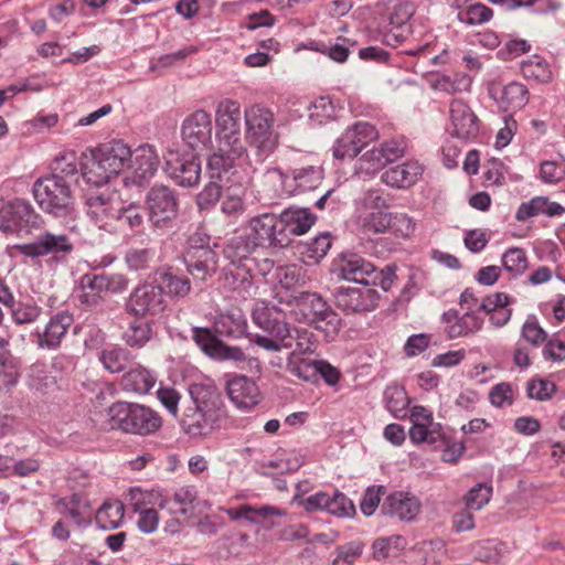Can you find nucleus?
I'll return each mask as SVG.
<instances>
[{"instance_id":"37998d69","label":"nucleus","mask_w":565,"mask_h":565,"mask_svg":"<svg viewBox=\"0 0 565 565\" xmlns=\"http://www.w3.org/2000/svg\"><path fill=\"white\" fill-rule=\"evenodd\" d=\"M131 353L121 347H110L99 353V361L110 373L122 372L130 362Z\"/></svg>"},{"instance_id":"6e6d98bb","label":"nucleus","mask_w":565,"mask_h":565,"mask_svg":"<svg viewBox=\"0 0 565 565\" xmlns=\"http://www.w3.org/2000/svg\"><path fill=\"white\" fill-rule=\"evenodd\" d=\"M491 494V486L486 483H478L466 494V507L469 510H480L490 501Z\"/></svg>"},{"instance_id":"6e6552de","label":"nucleus","mask_w":565,"mask_h":565,"mask_svg":"<svg viewBox=\"0 0 565 565\" xmlns=\"http://www.w3.org/2000/svg\"><path fill=\"white\" fill-rule=\"evenodd\" d=\"M245 138L256 148L257 154L263 160L271 153L278 145L277 135L274 131V113L259 104L249 106L244 111Z\"/></svg>"},{"instance_id":"c756f323","label":"nucleus","mask_w":565,"mask_h":565,"mask_svg":"<svg viewBox=\"0 0 565 565\" xmlns=\"http://www.w3.org/2000/svg\"><path fill=\"white\" fill-rule=\"evenodd\" d=\"M420 509V501L415 494L408 491L391 493V516H396L404 522H412L419 514Z\"/></svg>"},{"instance_id":"f257e3e1","label":"nucleus","mask_w":565,"mask_h":565,"mask_svg":"<svg viewBox=\"0 0 565 565\" xmlns=\"http://www.w3.org/2000/svg\"><path fill=\"white\" fill-rule=\"evenodd\" d=\"M193 406L185 409L182 419L186 433L193 436H207L221 427L225 409L220 393L211 385L194 383L189 387Z\"/></svg>"},{"instance_id":"473e14b6","label":"nucleus","mask_w":565,"mask_h":565,"mask_svg":"<svg viewBox=\"0 0 565 565\" xmlns=\"http://www.w3.org/2000/svg\"><path fill=\"white\" fill-rule=\"evenodd\" d=\"M250 171H244L243 177L237 179L238 186L232 184L227 189V194L222 202V211L228 215L239 214L244 211V202L242 195L245 192L246 186L252 182Z\"/></svg>"},{"instance_id":"052dcab7","label":"nucleus","mask_w":565,"mask_h":565,"mask_svg":"<svg viewBox=\"0 0 565 565\" xmlns=\"http://www.w3.org/2000/svg\"><path fill=\"white\" fill-rule=\"evenodd\" d=\"M522 337L534 347H539L547 339L546 331L537 323L534 316H530L522 327Z\"/></svg>"},{"instance_id":"8fccbe9b","label":"nucleus","mask_w":565,"mask_h":565,"mask_svg":"<svg viewBox=\"0 0 565 565\" xmlns=\"http://www.w3.org/2000/svg\"><path fill=\"white\" fill-rule=\"evenodd\" d=\"M156 254V249L151 247H132L126 252L125 262L132 270H143L153 263Z\"/></svg>"},{"instance_id":"1a4fd4ad","label":"nucleus","mask_w":565,"mask_h":565,"mask_svg":"<svg viewBox=\"0 0 565 565\" xmlns=\"http://www.w3.org/2000/svg\"><path fill=\"white\" fill-rule=\"evenodd\" d=\"M339 277L343 280L369 286L380 285L383 291L388 290L384 270H376L375 266L358 255L345 256L339 265Z\"/></svg>"},{"instance_id":"0eeeda50","label":"nucleus","mask_w":565,"mask_h":565,"mask_svg":"<svg viewBox=\"0 0 565 565\" xmlns=\"http://www.w3.org/2000/svg\"><path fill=\"white\" fill-rule=\"evenodd\" d=\"M241 121L238 102L230 98L218 102L215 109L217 145L222 151H230L238 157L245 156L247 151L241 137Z\"/></svg>"},{"instance_id":"c9c22d12","label":"nucleus","mask_w":565,"mask_h":565,"mask_svg":"<svg viewBox=\"0 0 565 565\" xmlns=\"http://www.w3.org/2000/svg\"><path fill=\"white\" fill-rule=\"evenodd\" d=\"M413 13L414 8L409 2L399 3L391 13V35L396 43H402L411 34L408 21Z\"/></svg>"},{"instance_id":"f8f14e48","label":"nucleus","mask_w":565,"mask_h":565,"mask_svg":"<svg viewBox=\"0 0 565 565\" xmlns=\"http://www.w3.org/2000/svg\"><path fill=\"white\" fill-rule=\"evenodd\" d=\"M212 118L207 111L198 109L183 120L181 137L183 142L192 150H207L212 145Z\"/></svg>"},{"instance_id":"e2e57ef3","label":"nucleus","mask_w":565,"mask_h":565,"mask_svg":"<svg viewBox=\"0 0 565 565\" xmlns=\"http://www.w3.org/2000/svg\"><path fill=\"white\" fill-rule=\"evenodd\" d=\"M415 231L413 220L404 213L391 215V232L396 237L408 238Z\"/></svg>"},{"instance_id":"a211bd4d","label":"nucleus","mask_w":565,"mask_h":565,"mask_svg":"<svg viewBox=\"0 0 565 565\" xmlns=\"http://www.w3.org/2000/svg\"><path fill=\"white\" fill-rule=\"evenodd\" d=\"M166 173L180 186L192 188L201 179V161L194 154L171 152L166 161Z\"/></svg>"},{"instance_id":"3c124183","label":"nucleus","mask_w":565,"mask_h":565,"mask_svg":"<svg viewBox=\"0 0 565 565\" xmlns=\"http://www.w3.org/2000/svg\"><path fill=\"white\" fill-rule=\"evenodd\" d=\"M287 514L285 509L275 507V505H259L253 507L248 518V522L252 524H264L268 527L275 526V523L271 522L273 518H281Z\"/></svg>"},{"instance_id":"a19ab883","label":"nucleus","mask_w":565,"mask_h":565,"mask_svg":"<svg viewBox=\"0 0 565 565\" xmlns=\"http://www.w3.org/2000/svg\"><path fill=\"white\" fill-rule=\"evenodd\" d=\"M125 507L120 501L105 502L96 513V523L103 530H113L121 524Z\"/></svg>"},{"instance_id":"393cba45","label":"nucleus","mask_w":565,"mask_h":565,"mask_svg":"<svg viewBox=\"0 0 565 565\" xmlns=\"http://www.w3.org/2000/svg\"><path fill=\"white\" fill-rule=\"evenodd\" d=\"M450 119L454 127V136L470 139L478 135V118L463 100L455 99L451 102Z\"/></svg>"},{"instance_id":"69168bd1","label":"nucleus","mask_w":565,"mask_h":565,"mask_svg":"<svg viewBox=\"0 0 565 565\" xmlns=\"http://www.w3.org/2000/svg\"><path fill=\"white\" fill-rule=\"evenodd\" d=\"M384 492V487H369L361 500L360 509L365 516H371L381 501V494Z\"/></svg>"},{"instance_id":"7ed1b4c3","label":"nucleus","mask_w":565,"mask_h":565,"mask_svg":"<svg viewBox=\"0 0 565 565\" xmlns=\"http://www.w3.org/2000/svg\"><path fill=\"white\" fill-rule=\"evenodd\" d=\"M131 157L128 145L121 140H111L92 151L90 159L84 163L83 175L88 183L103 185L124 171Z\"/></svg>"},{"instance_id":"09e8293b","label":"nucleus","mask_w":565,"mask_h":565,"mask_svg":"<svg viewBox=\"0 0 565 565\" xmlns=\"http://www.w3.org/2000/svg\"><path fill=\"white\" fill-rule=\"evenodd\" d=\"M290 335L291 341L288 349H292L291 353H295L297 356H301L302 354L311 353L315 351V335L308 329L291 327Z\"/></svg>"},{"instance_id":"79ce46f5","label":"nucleus","mask_w":565,"mask_h":565,"mask_svg":"<svg viewBox=\"0 0 565 565\" xmlns=\"http://www.w3.org/2000/svg\"><path fill=\"white\" fill-rule=\"evenodd\" d=\"M152 335L153 330L149 322L136 320L128 324L121 338L131 348H142L150 341Z\"/></svg>"},{"instance_id":"b1692460","label":"nucleus","mask_w":565,"mask_h":565,"mask_svg":"<svg viewBox=\"0 0 565 565\" xmlns=\"http://www.w3.org/2000/svg\"><path fill=\"white\" fill-rule=\"evenodd\" d=\"M489 94L504 111L522 109L529 102L526 87L515 82L504 86L492 84L489 87Z\"/></svg>"},{"instance_id":"4be33fe9","label":"nucleus","mask_w":565,"mask_h":565,"mask_svg":"<svg viewBox=\"0 0 565 565\" xmlns=\"http://www.w3.org/2000/svg\"><path fill=\"white\" fill-rule=\"evenodd\" d=\"M87 214L96 226L108 233L117 231L116 216L119 203L113 200L110 195L92 193L87 198Z\"/></svg>"},{"instance_id":"7c9ffc66","label":"nucleus","mask_w":565,"mask_h":565,"mask_svg":"<svg viewBox=\"0 0 565 565\" xmlns=\"http://www.w3.org/2000/svg\"><path fill=\"white\" fill-rule=\"evenodd\" d=\"M423 170V166L416 160H409L391 167V188H411L417 182Z\"/></svg>"},{"instance_id":"58836bf2","label":"nucleus","mask_w":565,"mask_h":565,"mask_svg":"<svg viewBox=\"0 0 565 565\" xmlns=\"http://www.w3.org/2000/svg\"><path fill=\"white\" fill-rule=\"evenodd\" d=\"M388 162V150L386 142L380 148H373L366 151L358 161V170L361 173L374 174L385 168Z\"/></svg>"},{"instance_id":"6ab92c4d","label":"nucleus","mask_w":565,"mask_h":565,"mask_svg":"<svg viewBox=\"0 0 565 565\" xmlns=\"http://www.w3.org/2000/svg\"><path fill=\"white\" fill-rule=\"evenodd\" d=\"M128 307L140 317L154 316L166 308V300L160 285L145 284L138 286L130 295Z\"/></svg>"},{"instance_id":"13d9d810","label":"nucleus","mask_w":565,"mask_h":565,"mask_svg":"<svg viewBox=\"0 0 565 565\" xmlns=\"http://www.w3.org/2000/svg\"><path fill=\"white\" fill-rule=\"evenodd\" d=\"M363 552L362 542H350L345 545H341L337 548V557L333 559V565H354L355 561L361 556Z\"/></svg>"},{"instance_id":"c03bdc74","label":"nucleus","mask_w":565,"mask_h":565,"mask_svg":"<svg viewBox=\"0 0 565 565\" xmlns=\"http://www.w3.org/2000/svg\"><path fill=\"white\" fill-rule=\"evenodd\" d=\"M483 320L471 311V306L467 307L465 312L458 320L447 327V334L449 338L466 337L470 333L477 332L481 329Z\"/></svg>"},{"instance_id":"9b49d317","label":"nucleus","mask_w":565,"mask_h":565,"mask_svg":"<svg viewBox=\"0 0 565 565\" xmlns=\"http://www.w3.org/2000/svg\"><path fill=\"white\" fill-rule=\"evenodd\" d=\"M362 230L366 235L388 230V193L384 189H370L364 198Z\"/></svg>"},{"instance_id":"a878e982","label":"nucleus","mask_w":565,"mask_h":565,"mask_svg":"<svg viewBox=\"0 0 565 565\" xmlns=\"http://www.w3.org/2000/svg\"><path fill=\"white\" fill-rule=\"evenodd\" d=\"M159 162V157L152 146H140L136 150L131 164L132 172L130 178L132 182L137 185L148 182L158 170Z\"/></svg>"},{"instance_id":"4468645a","label":"nucleus","mask_w":565,"mask_h":565,"mask_svg":"<svg viewBox=\"0 0 565 565\" xmlns=\"http://www.w3.org/2000/svg\"><path fill=\"white\" fill-rule=\"evenodd\" d=\"M377 132L369 122H358L347 129L333 146V156L337 159L354 158L369 141L376 139Z\"/></svg>"},{"instance_id":"a18cd8bd","label":"nucleus","mask_w":565,"mask_h":565,"mask_svg":"<svg viewBox=\"0 0 565 565\" xmlns=\"http://www.w3.org/2000/svg\"><path fill=\"white\" fill-rule=\"evenodd\" d=\"M317 360H308L290 353L287 359V370L295 376L307 381L317 382Z\"/></svg>"},{"instance_id":"dca6fc26","label":"nucleus","mask_w":565,"mask_h":565,"mask_svg":"<svg viewBox=\"0 0 565 565\" xmlns=\"http://www.w3.org/2000/svg\"><path fill=\"white\" fill-rule=\"evenodd\" d=\"M335 306L347 313H358L374 309L377 291L366 287L340 286L333 291Z\"/></svg>"},{"instance_id":"680f3d73","label":"nucleus","mask_w":565,"mask_h":565,"mask_svg":"<svg viewBox=\"0 0 565 565\" xmlns=\"http://www.w3.org/2000/svg\"><path fill=\"white\" fill-rule=\"evenodd\" d=\"M227 183L209 179L207 184L198 195V203L200 207H207L214 203H216L222 194V189Z\"/></svg>"},{"instance_id":"2eb2a0df","label":"nucleus","mask_w":565,"mask_h":565,"mask_svg":"<svg viewBox=\"0 0 565 565\" xmlns=\"http://www.w3.org/2000/svg\"><path fill=\"white\" fill-rule=\"evenodd\" d=\"M249 226L257 245L284 248L288 238L280 215L265 213L250 220Z\"/></svg>"},{"instance_id":"c85d7f7f","label":"nucleus","mask_w":565,"mask_h":565,"mask_svg":"<svg viewBox=\"0 0 565 565\" xmlns=\"http://www.w3.org/2000/svg\"><path fill=\"white\" fill-rule=\"evenodd\" d=\"M280 217L285 225L284 232L288 238V245L294 236L307 233L316 222V216L307 209H287Z\"/></svg>"},{"instance_id":"338daca9","label":"nucleus","mask_w":565,"mask_h":565,"mask_svg":"<svg viewBox=\"0 0 565 565\" xmlns=\"http://www.w3.org/2000/svg\"><path fill=\"white\" fill-rule=\"evenodd\" d=\"M249 267L230 266L224 271V282L231 289H237L245 282L249 284Z\"/></svg>"},{"instance_id":"2f4dec72","label":"nucleus","mask_w":565,"mask_h":565,"mask_svg":"<svg viewBox=\"0 0 565 565\" xmlns=\"http://www.w3.org/2000/svg\"><path fill=\"white\" fill-rule=\"evenodd\" d=\"M156 280L162 288V292L171 298H184L191 290V282L186 277L174 274L171 269L158 270Z\"/></svg>"},{"instance_id":"774afa93","label":"nucleus","mask_w":565,"mask_h":565,"mask_svg":"<svg viewBox=\"0 0 565 565\" xmlns=\"http://www.w3.org/2000/svg\"><path fill=\"white\" fill-rule=\"evenodd\" d=\"M490 402L495 407H502L505 403L511 405L513 402V392L510 383H499L494 385L489 393Z\"/></svg>"},{"instance_id":"f03ea898","label":"nucleus","mask_w":565,"mask_h":565,"mask_svg":"<svg viewBox=\"0 0 565 565\" xmlns=\"http://www.w3.org/2000/svg\"><path fill=\"white\" fill-rule=\"evenodd\" d=\"M275 298L289 308L292 318L302 323L315 326L327 335H334L340 330V318L327 301L317 292L299 291L288 294L277 290Z\"/></svg>"},{"instance_id":"e433bc0d","label":"nucleus","mask_w":565,"mask_h":565,"mask_svg":"<svg viewBox=\"0 0 565 565\" xmlns=\"http://www.w3.org/2000/svg\"><path fill=\"white\" fill-rule=\"evenodd\" d=\"M28 385L31 390L42 395L53 393L57 388L55 376L51 374L44 364H33L29 369Z\"/></svg>"},{"instance_id":"423d86ee","label":"nucleus","mask_w":565,"mask_h":565,"mask_svg":"<svg viewBox=\"0 0 565 565\" xmlns=\"http://www.w3.org/2000/svg\"><path fill=\"white\" fill-rule=\"evenodd\" d=\"M105 428L118 429L126 434L149 435L161 426V418L149 407L140 404L117 402L107 411Z\"/></svg>"},{"instance_id":"5701e85b","label":"nucleus","mask_w":565,"mask_h":565,"mask_svg":"<svg viewBox=\"0 0 565 565\" xmlns=\"http://www.w3.org/2000/svg\"><path fill=\"white\" fill-rule=\"evenodd\" d=\"M245 157H247V153L243 157H238L230 151H222L220 149V145H217V151L211 154L207 159L206 168L209 179L236 184L237 182L234 181H237L241 177H236L238 174V171L236 170V160H242Z\"/></svg>"},{"instance_id":"f3484780","label":"nucleus","mask_w":565,"mask_h":565,"mask_svg":"<svg viewBox=\"0 0 565 565\" xmlns=\"http://www.w3.org/2000/svg\"><path fill=\"white\" fill-rule=\"evenodd\" d=\"M302 505L308 512L326 510L338 518H351L355 514V507L352 500L338 490H333L332 493L324 491L316 492L307 497Z\"/></svg>"},{"instance_id":"864d4df0","label":"nucleus","mask_w":565,"mask_h":565,"mask_svg":"<svg viewBox=\"0 0 565 565\" xmlns=\"http://www.w3.org/2000/svg\"><path fill=\"white\" fill-rule=\"evenodd\" d=\"M502 265L515 276L523 274L527 269L525 252L519 247L508 249L502 256Z\"/></svg>"},{"instance_id":"f704fd0d","label":"nucleus","mask_w":565,"mask_h":565,"mask_svg":"<svg viewBox=\"0 0 565 565\" xmlns=\"http://www.w3.org/2000/svg\"><path fill=\"white\" fill-rule=\"evenodd\" d=\"M323 180V170L320 167L309 166L292 170L291 178L285 177L284 182L294 183L295 190L306 192L318 188Z\"/></svg>"},{"instance_id":"20e7f679","label":"nucleus","mask_w":565,"mask_h":565,"mask_svg":"<svg viewBox=\"0 0 565 565\" xmlns=\"http://www.w3.org/2000/svg\"><path fill=\"white\" fill-rule=\"evenodd\" d=\"M252 318L265 333L254 337L255 344L269 352H279L282 348L290 347L291 326L286 321L285 311L280 307L258 301L253 308Z\"/></svg>"},{"instance_id":"412c9836","label":"nucleus","mask_w":565,"mask_h":565,"mask_svg":"<svg viewBox=\"0 0 565 565\" xmlns=\"http://www.w3.org/2000/svg\"><path fill=\"white\" fill-rule=\"evenodd\" d=\"M188 273L195 281H206L218 267L217 254L209 246L190 247L184 256Z\"/></svg>"},{"instance_id":"de8ad7c7","label":"nucleus","mask_w":565,"mask_h":565,"mask_svg":"<svg viewBox=\"0 0 565 565\" xmlns=\"http://www.w3.org/2000/svg\"><path fill=\"white\" fill-rule=\"evenodd\" d=\"M145 222L142 207L136 203L119 204L116 216V226L128 227L130 230L139 228Z\"/></svg>"},{"instance_id":"ddd939ff","label":"nucleus","mask_w":565,"mask_h":565,"mask_svg":"<svg viewBox=\"0 0 565 565\" xmlns=\"http://www.w3.org/2000/svg\"><path fill=\"white\" fill-rule=\"evenodd\" d=\"M15 249L25 257L39 258L47 255L70 254L73 250V243L65 234L45 231L39 234L33 242L17 245Z\"/></svg>"},{"instance_id":"0e129e2a","label":"nucleus","mask_w":565,"mask_h":565,"mask_svg":"<svg viewBox=\"0 0 565 565\" xmlns=\"http://www.w3.org/2000/svg\"><path fill=\"white\" fill-rule=\"evenodd\" d=\"M547 205V199L544 196H536L529 202L522 203L516 211V220L525 221L540 213L544 214V209Z\"/></svg>"},{"instance_id":"bb28decb","label":"nucleus","mask_w":565,"mask_h":565,"mask_svg":"<svg viewBox=\"0 0 565 565\" xmlns=\"http://www.w3.org/2000/svg\"><path fill=\"white\" fill-rule=\"evenodd\" d=\"M8 213L10 223L13 225V231L25 230L29 232L31 228L40 230L44 225V218L24 200L9 202Z\"/></svg>"},{"instance_id":"4c0bfd02","label":"nucleus","mask_w":565,"mask_h":565,"mask_svg":"<svg viewBox=\"0 0 565 565\" xmlns=\"http://www.w3.org/2000/svg\"><path fill=\"white\" fill-rule=\"evenodd\" d=\"M104 280L100 275L86 274L81 278L82 292L78 296L79 301L88 307H96L103 300L105 289Z\"/></svg>"},{"instance_id":"49530a36","label":"nucleus","mask_w":565,"mask_h":565,"mask_svg":"<svg viewBox=\"0 0 565 565\" xmlns=\"http://www.w3.org/2000/svg\"><path fill=\"white\" fill-rule=\"evenodd\" d=\"M249 245L243 237L232 238L224 248V255L230 260V266L249 267Z\"/></svg>"},{"instance_id":"4d7b16f0","label":"nucleus","mask_w":565,"mask_h":565,"mask_svg":"<svg viewBox=\"0 0 565 565\" xmlns=\"http://www.w3.org/2000/svg\"><path fill=\"white\" fill-rule=\"evenodd\" d=\"M11 308L12 320L17 324L34 322L41 315V308L33 303L14 302Z\"/></svg>"},{"instance_id":"5fc2aeb1","label":"nucleus","mask_w":565,"mask_h":565,"mask_svg":"<svg viewBox=\"0 0 565 565\" xmlns=\"http://www.w3.org/2000/svg\"><path fill=\"white\" fill-rule=\"evenodd\" d=\"M411 398L401 385H391V415L396 418H405L408 415Z\"/></svg>"},{"instance_id":"bf43d9fd","label":"nucleus","mask_w":565,"mask_h":565,"mask_svg":"<svg viewBox=\"0 0 565 565\" xmlns=\"http://www.w3.org/2000/svg\"><path fill=\"white\" fill-rule=\"evenodd\" d=\"M331 247V237L328 233H322L306 244L305 254L309 259L319 262L323 258Z\"/></svg>"},{"instance_id":"39448f33","label":"nucleus","mask_w":565,"mask_h":565,"mask_svg":"<svg viewBox=\"0 0 565 565\" xmlns=\"http://www.w3.org/2000/svg\"><path fill=\"white\" fill-rule=\"evenodd\" d=\"M32 193L39 207L54 217H67L75 211L72 182L61 173H52L36 179Z\"/></svg>"},{"instance_id":"aec40b11","label":"nucleus","mask_w":565,"mask_h":565,"mask_svg":"<svg viewBox=\"0 0 565 565\" xmlns=\"http://www.w3.org/2000/svg\"><path fill=\"white\" fill-rule=\"evenodd\" d=\"M226 393L231 402L242 412H249L262 401L256 382L246 375H234L226 381Z\"/></svg>"},{"instance_id":"cd10ccee","label":"nucleus","mask_w":565,"mask_h":565,"mask_svg":"<svg viewBox=\"0 0 565 565\" xmlns=\"http://www.w3.org/2000/svg\"><path fill=\"white\" fill-rule=\"evenodd\" d=\"M73 316L62 311L53 316L47 322L43 332H38V344L40 348L56 349L73 324Z\"/></svg>"},{"instance_id":"ea45409f","label":"nucleus","mask_w":565,"mask_h":565,"mask_svg":"<svg viewBox=\"0 0 565 565\" xmlns=\"http://www.w3.org/2000/svg\"><path fill=\"white\" fill-rule=\"evenodd\" d=\"M246 321L241 312L220 315L214 322L215 332L223 337L238 338L244 334Z\"/></svg>"},{"instance_id":"72a5a7b5","label":"nucleus","mask_w":565,"mask_h":565,"mask_svg":"<svg viewBox=\"0 0 565 565\" xmlns=\"http://www.w3.org/2000/svg\"><path fill=\"white\" fill-rule=\"evenodd\" d=\"M154 383V375L142 366L131 369L121 379V385L125 391L138 394L148 393Z\"/></svg>"},{"instance_id":"9d476101","label":"nucleus","mask_w":565,"mask_h":565,"mask_svg":"<svg viewBox=\"0 0 565 565\" xmlns=\"http://www.w3.org/2000/svg\"><path fill=\"white\" fill-rule=\"evenodd\" d=\"M146 204L149 221L154 227L168 226L178 215V199L169 186H152L146 196Z\"/></svg>"},{"instance_id":"603ef678","label":"nucleus","mask_w":565,"mask_h":565,"mask_svg":"<svg viewBox=\"0 0 565 565\" xmlns=\"http://www.w3.org/2000/svg\"><path fill=\"white\" fill-rule=\"evenodd\" d=\"M493 17V11L483 3H476L458 13V20L468 25L486 23Z\"/></svg>"}]
</instances>
